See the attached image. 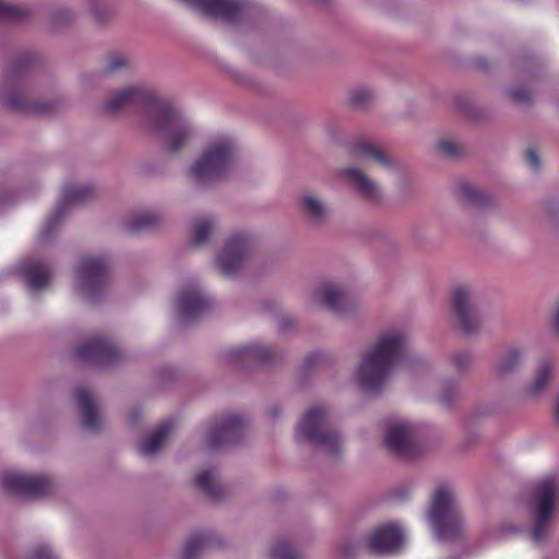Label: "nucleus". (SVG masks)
I'll list each match as a JSON object with an SVG mask.
<instances>
[{
  "label": "nucleus",
  "instance_id": "f257e3e1",
  "mask_svg": "<svg viewBox=\"0 0 559 559\" xmlns=\"http://www.w3.org/2000/svg\"><path fill=\"white\" fill-rule=\"evenodd\" d=\"M109 111L131 109L142 116L143 124L158 133L165 148L177 153L197 134L191 120L171 102L159 99L146 85H133L114 94L106 103Z\"/></svg>",
  "mask_w": 559,
  "mask_h": 559
},
{
  "label": "nucleus",
  "instance_id": "f03ea898",
  "mask_svg": "<svg viewBox=\"0 0 559 559\" xmlns=\"http://www.w3.org/2000/svg\"><path fill=\"white\" fill-rule=\"evenodd\" d=\"M406 335L400 329L383 331L377 342L361 355L356 381L361 389L374 392L381 388L404 356Z\"/></svg>",
  "mask_w": 559,
  "mask_h": 559
},
{
  "label": "nucleus",
  "instance_id": "7ed1b4c3",
  "mask_svg": "<svg viewBox=\"0 0 559 559\" xmlns=\"http://www.w3.org/2000/svg\"><path fill=\"white\" fill-rule=\"evenodd\" d=\"M237 142L228 133L211 135L200 156L189 166L188 176L197 185H210L227 178L235 165Z\"/></svg>",
  "mask_w": 559,
  "mask_h": 559
},
{
  "label": "nucleus",
  "instance_id": "20e7f679",
  "mask_svg": "<svg viewBox=\"0 0 559 559\" xmlns=\"http://www.w3.org/2000/svg\"><path fill=\"white\" fill-rule=\"evenodd\" d=\"M528 508L534 515L532 538L540 543L559 509V475L551 473L534 480L530 488Z\"/></svg>",
  "mask_w": 559,
  "mask_h": 559
},
{
  "label": "nucleus",
  "instance_id": "39448f33",
  "mask_svg": "<svg viewBox=\"0 0 559 559\" xmlns=\"http://www.w3.org/2000/svg\"><path fill=\"white\" fill-rule=\"evenodd\" d=\"M427 518L439 540L445 542L460 534L463 522L452 486L443 484L436 488Z\"/></svg>",
  "mask_w": 559,
  "mask_h": 559
},
{
  "label": "nucleus",
  "instance_id": "423d86ee",
  "mask_svg": "<svg viewBox=\"0 0 559 559\" xmlns=\"http://www.w3.org/2000/svg\"><path fill=\"white\" fill-rule=\"evenodd\" d=\"M329 413L316 406L309 408L296 428L298 440L309 441L330 453H336L343 442L342 436L329 426Z\"/></svg>",
  "mask_w": 559,
  "mask_h": 559
},
{
  "label": "nucleus",
  "instance_id": "0eeeda50",
  "mask_svg": "<svg viewBox=\"0 0 559 559\" xmlns=\"http://www.w3.org/2000/svg\"><path fill=\"white\" fill-rule=\"evenodd\" d=\"M254 247V238L249 233H236L226 241L215 259L217 271L225 275H234L248 259Z\"/></svg>",
  "mask_w": 559,
  "mask_h": 559
},
{
  "label": "nucleus",
  "instance_id": "6e6552de",
  "mask_svg": "<svg viewBox=\"0 0 559 559\" xmlns=\"http://www.w3.org/2000/svg\"><path fill=\"white\" fill-rule=\"evenodd\" d=\"M107 270V263L102 257L84 258L75 271L74 286L78 293L94 299L106 285Z\"/></svg>",
  "mask_w": 559,
  "mask_h": 559
},
{
  "label": "nucleus",
  "instance_id": "1a4fd4ad",
  "mask_svg": "<svg viewBox=\"0 0 559 559\" xmlns=\"http://www.w3.org/2000/svg\"><path fill=\"white\" fill-rule=\"evenodd\" d=\"M1 487L9 493L37 498L46 495L51 488L48 477L28 475L16 471H5L0 477Z\"/></svg>",
  "mask_w": 559,
  "mask_h": 559
},
{
  "label": "nucleus",
  "instance_id": "9d476101",
  "mask_svg": "<svg viewBox=\"0 0 559 559\" xmlns=\"http://www.w3.org/2000/svg\"><path fill=\"white\" fill-rule=\"evenodd\" d=\"M452 306L460 329L464 333H474L480 326V316L474 290L467 286H457L453 290Z\"/></svg>",
  "mask_w": 559,
  "mask_h": 559
},
{
  "label": "nucleus",
  "instance_id": "9b49d317",
  "mask_svg": "<svg viewBox=\"0 0 559 559\" xmlns=\"http://www.w3.org/2000/svg\"><path fill=\"white\" fill-rule=\"evenodd\" d=\"M417 426L405 419L393 418L388 421L385 444L401 455H411L414 451Z\"/></svg>",
  "mask_w": 559,
  "mask_h": 559
},
{
  "label": "nucleus",
  "instance_id": "f8f14e48",
  "mask_svg": "<svg viewBox=\"0 0 559 559\" xmlns=\"http://www.w3.org/2000/svg\"><path fill=\"white\" fill-rule=\"evenodd\" d=\"M75 355L81 361L95 366H108L119 358L116 346L103 337L80 345Z\"/></svg>",
  "mask_w": 559,
  "mask_h": 559
},
{
  "label": "nucleus",
  "instance_id": "ddd939ff",
  "mask_svg": "<svg viewBox=\"0 0 559 559\" xmlns=\"http://www.w3.org/2000/svg\"><path fill=\"white\" fill-rule=\"evenodd\" d=\"M91 187L82 183H67L61 193V200L55 212L49 216L44 225L40 237L48 239L57 229L64 206L85 200L91 194Z\"/></svg>",
  "mask_w": 559,
  "mask_h": 559
},
{
  "label": "nucleus",
  "instance_id": "4468645a",
  "mask_svg": "<svg viewBox=\"0 0 559 559\" xmlns=\"http://www.w3.org/2000/svg\"><path fill=\"white\" fill-rule=\"evenodd\" d=\"M209 307V299L197 284L182 288L176 297L177 312L182 321H190Z\"/></svg>",
  "mask_w": 559,
  "mask_h": 559
},
{
  "label": "nucleus",
  "instance_id": "2eb2a0df",
  "mask_svg": "<svg viewBox=\"0 0 559 559\" xmlns=\"http://www.w3.org/2000/svg\"><path fill=\"white\" fill-rule=\"evenodd\" d=\"M242 429V419L238 415L215 420L210 428L207 445L210 449L218 448L237 439Z\"/></svg>",
  "mask_w": 559,
  "mask_h": 559
},
{
  "label": "nucleus",
  "instance_id": "dca6fc26",
  "mask_svg": "<svg viewBox=\"0 0 559 559\" xmlns=\"http://www.w3.org/2000/svg\"><path fill=\"white\" fill-rule=\"evenodd\" d=\"M404 542L403 531L395 524L378 527L368 539V545L374 554H392L399 550Z\"/></svg>",
  "mask_w": 559,
  "mask_h": 559
},
{
  "label": "nucleus",
  "instance_id": "f3484780",
  "mask_svg": "<svg viewBox=\"0 0 559 559\" xmlns=\"http://www.w3.org/2000/svg\"><path fill=\"white\" fill-rule=\"evenodd\" d=\"M273 355L274 353L271 347L252 343L230 349L226 354V359L231 365L246 367L267 362L272 359Z\"/></svg>",
  "mask_w": 559,
  "mask_h": 559
},
{
  "label": "nucleus",
  "instance_id": "a211bd4d",
  "mask_svg": "<svg viewBox=\"0 0 559 559\" xmlns=\"http://www.w3.org/2000/svg\"><path fill=\"white\" fill-rule=\"evenodd\" d=\"M526 359V349L520 345L509 346L491 366L495 378H503L519 371Z\"/></svg>",
  "mask_w": 559,
  "mask_h": 559
},
{
  "label": "nucleus",
  "instance_id": "6ab92c4d",
  "mask_svg": "<svg viewBox=\"0 0 559 559\" xmlns=\"http://www.w3.org/2000/svg\"><path fill=\"white\" fill-rule=\"evenodd\" d=\"M17 272L25 280L29 289L37 292L46 287L50 280L48 266L38 260H24L17 265Z\"/></svg>",
  "mask_w": 559,
  "mask_h": 559
},
{
  "label": "nucleus",
  "instance_id": "aec40b11",
  "mask_svg": "<svg viewBox=\"0 0 559 559\" xmlns=\"http://www.w3.org/2000/svg\"><path fill=\"white\" fill-rule=\"evenodd\" d=\"M340 176L346 177L365 199L371 202L381 200L382 193L380 187L361 169L357 167L343 168L340 170Z\"/></svg>",
  "mask_w": 559,
  "mask_h": 559
},
{
  "label": "nucleus",
  "instance_id": "412c9836",
  "mask_svg": "<svg viewBox=\"0 0 559 559\" xmlns=\"http://www.w3.org/2000/svg\"><path fill=\"white\" fill-rule=\"evenodd\" d=\"M555 366V361L549 357H544L537 362L534 378L525 389L527 396L536 397L547 389L554 377Z\"/></svg>",
  "mask_w": 559,
  "mask_h": 559
},
{
  "label": "nucleus",
  "instance_id": "4be33fe9",
  "mask_svg": "<svg viewBox=\"0 0 559 559\" xmlns=\"http://www.w3.org/2000/svg\"><path fill=\"white\" fill-rule=\"evenodd\" d=\"M349 154L354 160L359 163L373 160L386 169L391 168L394 165L390 156H388L384 152L380 151L373 144L366 141L355 142L350 146Z\"/></svg>",
  "mask_w": 559,
  "mask_h": 559
},
{
  "label": "nucleus",
  "instance_id": "5701e85b",
  "mask_svg": "<svg viewBox=\"0 0 559 559\" xmlns=\"http://www.w3.org/2000/svg\"><path fill=\"white\" fill-rule=\"evenodd\" d=\"M75 401L83 413V426L91 430H97L100 427V417L96 412V403L92 394L85 388H78Z\"/></svg>",
  "mask_w": 559,
  "mask_h": 559
},
{
  "label": "nucleus",
  "instance_id": "b1692460",
  "mask_svg": "<svg viewBox=\"0 0 559 559\" xmlns=\"http://www.w3.org/2000/svg\"><path fill=\"white\" fill-rule=\"evenodd\" d=\"M312 294L317 304L333 311H338L344 300L343 290L330 282L317 286Z\"/></svg>",
  "mask_w": 559,
  "mask_h": 559
},
{
  "label": "nucleus",
  "instance_id": "393cba45",
  "mask_svg": "<svg viewBox=\"0 0 559 559\" xmlns=\"http://www.w3.org/2000/svg\"><path fill=\"white\" fill-rule=\"evenodd\" d=\"M304 214L312 222L323 221L329 213L325 203L316 194L307 192L300 199Z\"/></svg>",
  "mask_w": 559,
  "mask_h": 559
},
{
  "label": "nucleus",
  "instance_id": "a878e982",
  "mask_svg": "<svg viewBox=\"0 0 559 559\" xmlns=\"http://www.w3.org/2000/svg\"><path fill=\"white\" fill-rule=\"evenodd\" d=\"M171 421L164 423L142 442L140 452L146 456L153 455L164 443L166 437L171 430Z\"/></svg>",
  "mask_w": 559,
  "mask_h": 559
},
{
  "label": "nucleus",
  "instance_id": "bb28decb",
  "mask_svg": "<svg viewBox=\"0 0 559 559\" xmlns=\"http://www.w3.org/2000/svg\"><path fill=\"white\" fill-rule=\"evenodd\" d=\"M216 226V219L212 216L197 218L191 227V241L194 246L203 245Z\"/></svg>",
  "mask_w": 559,
  "mask_h": 559
},
{
  "label": "nucleus",
  "instance_id": "cd10ccee",
  "mask_svg": "<svg viewBox=\"0 0 559 559\" xmlns=\"http://www.w3.org/2000/svg\"><path fill=\"white\" fill-rule=\"evenodd\" d=\"M7 103L11 109L27 114H43L49 110L48 105L28 103L24 94L15 92L8 96Z\"/></svg>",
  "mask_w": 559,
  "mask_h": 559
},
{
  "label": "nucleus",
  "instance_id": "c85d7f7f",
  "mask_svg": "<svg viewBox=\"0 0 559 559\" xmlns=\"http://www.w3.org/2000/svg\"><path fill=\"white\" fill-rule=\"evenodd\" d=\"M209 545V536L206 534H197L191 536L183 548V559H193Z\"/></svg>",
  "mask_w": 559,
  "mask_h": 559
},
{
  "label": "nucleus",
  "instance_id": "c756f323",
  "mask_svg": "<svg viewBox=\"0 0 559 559\" xmlns=\"http://www.w3.org/2000/svg\"><path fill=\"white\" fill-rule=\"evenodd\" d=\"M197 486L211 497H217L219 495V487L216 481L214 472L204 471L200 473L195 478Z\"/></svg>",
  "mask_w": 559,
  "mask_h": 559
},
{
  "label": "nucleus",
  "instance_id": "7c9ffc66",
  "mask_svg": "<svg viewBox=\"0 0 559 559\" xmlns=\"http://www.w3.org/2000/svg\"><path fill=\"white\" fill-rule=\"evenodd\" d=\"M158 217L153 212H143L134 216L127 223V229L130 231H140L155 226Z\"/></svg>",
  "mask_w": 559,
  "mask_h": 559
},
{
  "label": "nucleus",
  "instance_id": "2f4dec72",
  "mask_svg": "<svg viewBox=\"0 0 559 559\" xmlns=\"http://www.w3.org/2000/svg\"><path fill=\"white\" fill-rule=\"evenodd\" d=\"M272 559H299L298 554L287 542H277L271 551Z\"/></svg>",
  "mask_w": 559,
  "mask_h": 559
},
{
  "label": "nucleus",
  "instance_id": "473e14b6",
  "mask_svg": "<svg viewBox=\"0 0 559 559\" xmlns=\"http://www.w3.org/2000/svg\"><path fill=\"white\" fill-rule=\"evenodd\" d=\"M372 94L371 91L367 87H358L352 91L349 95V102L353 105L360 106L366 104L370 98Z\"/></svg>",
  "mask_w": 559,
  "mask_h": 559
},
{
  "label": "nucleus",
  "instance_id": "72a5a7b5",
  "mask_svg": "<svg viewBox=\"0 0 559 559\" xmlns=\"http://www.w3.org/2000/svg\"><path fill=\"white\" fill-rule=\"evenodd\" d=\"M438 151L443 154L444 156H455L459 152L457 145L448 139L440 140L437 143Z\"/></svg>",
  "mask_w": 559,
  "mask_h": 559
},
{
  "label": "nucleus",
  "instance_id": "f704fd0d",
  "mask_svg": "<svg viewBox=\"0 0 559 559\" xmlns=\"http://www.w3.org/2000/svg\"><path fill=\"white\" fill-rule=\"evenodd\" d=\"M28 559H57V557L48 546H39L32 550Z\"/></svg>",
  "mask_w": 559,
  "mask_h": 559
},
{
  "label": "nucleus",
  "instance_id": "c9c22d12",
  "mask_svg": "<svg viewBox=\"0 0 559 559\" xmlns=\"http://www.w3.org/2000/svg\"><path fill=\"white\" fill-rule=\"evenodd\" d=\"M21 14V9L13 3L0 0V16H17Z\"/></svg>",
  "mask_w": 559,
  "mask_h": 559
},
{
  "label": "nucleus",
  "instance_id": "e433bc0d",
  "mask_svg": "<svg viewBox=\"0 0 559 559\" xmlns=\"http://www.w3.org/2000/svg\"><path fill=\"white\" fill-rule=\"evenodd\" d=\"M452 360H453V364L459 369H462V368H465L466 366H468V364L472 360V356L468 352H459L453 356Z\"/></svg>",
  "mask_w": 559,
  "mask_h": 559
},
{
  "label": "nucleus",
  "instance_id": "4c0bfd02",
  "mask_svg": "<svg viewBox=\"0 0 559 559\" xmlns=\"http://www.w3.org/2000/svg\"><path fill=\"white\" fill-rule=\"evenodd\" d=\"M128 64L127 58L122 56H115L112 57L108 63H107V70L110 72H114L116 70H119Z\"/></svg>",
  "mask_w": 559,
  "mask_h": 559
},
{
  "label": "nucleus",
  "instance_id": "58836bf2",
  "mask_svg": "<svg viewBox=\"0 0 559 559\" xmlns=\"http://www.w3.org/2000/svg\"><path fill=\"white\" fill-rule=\"evenodd\" d=\"M462 193L464 198L469 202L476 203L480 201V193L472 188L465 186L462 187Z\"/></svg>",
  "mask_w": 559,
  "mask_h": 559
},
{
  "label": "nucleus",
  "instance_id": "ea45409f",
  "mask_svg": "<svg viewBox=\"0 0 559 559\" xmlns=\"http://www.w3.org/2000/svg\"><path fill=\"white\" fill-rule=\"evenodd\" d=\"M525 159L532 169H537L539 167V158H538V155L534 151H532V150L527 151L525 154Z\"/></svg>",
  "mask_w": 559,
  "mask_h": 559
},
{
  "label": "nucleus",
  "instance_id": "a19ab883",
  "mask_svg": "<svg viewBox=\"0 0 559 559\" xmlns=\"http://www.w3.org/2000/svg\"><path fill=\"white\" fill-rule=\"evenodd\" d=\"M321 358L322 356L318 353L310 355L305 361V367L309 368L310 366L317 364Z\"/></svg>",
  "mask_w": 559,
  "mask_h": 559
},
{
  "label": "nucleus",
  "instance_id": "79ce46f5",
  "mask_svg": "<svg viewBox=\"0 0 559 559\" xmlns=\"http://www.w3.org/2000/svg\"><path fill=\"white\" fill-rule=\"evenodd\" d=\"M453 397H454V392H452L451 394L448 393V392H443L440 396V402L445 405V406H449L451 405L452 401H453Z\"/></svg>",
  "mask_w": 559,
  "mask_h": 559
},
{
  "label": "nucleus",
  "instance_id": "37998d69",
  "mask_svg": "<svg viewBox=\"0 0 559 559\" xmlns=\"http://www.w3.org/2000/svg\"><path fill=\"white\" fill-rule=\"evenodd\" d=\"M512 97L515 100L523 102V100H525L527 98V95L523 91H512Z\"/></svg>",
  "mask_w": 559,
  "mask_h": 559
},
{
  "label": "nucleus",
  "instance_id": "c03bdc74",
  "mask_svg": "<svg viewBox=\"0 0 559 559\" xmlns=\"http://www.w3.org/2000/svg\"><path fill=\"white\" fill-rule=\"evenodd\" d=\"M555 330L559 334V304L555 311Z\"/></svg>",
  "mask_w": 559,
  "mask_h": 559
},
{
  "label": "nucleus",
  "instance_id": "a18cd8bd",
  "mask_svg": "<svg viewBox=\"0 0 559 559\" xmlns=\"http://www.w3.org/2000/svg\"><path fill=\"white\" fill-rule=\"evenodd\" d=\"M555 417H556L557 424H559V396L557 397V401H556Z\"/></svg>",
  "mask_w": 559,
  "mask_h": 559
}]
</instances>
